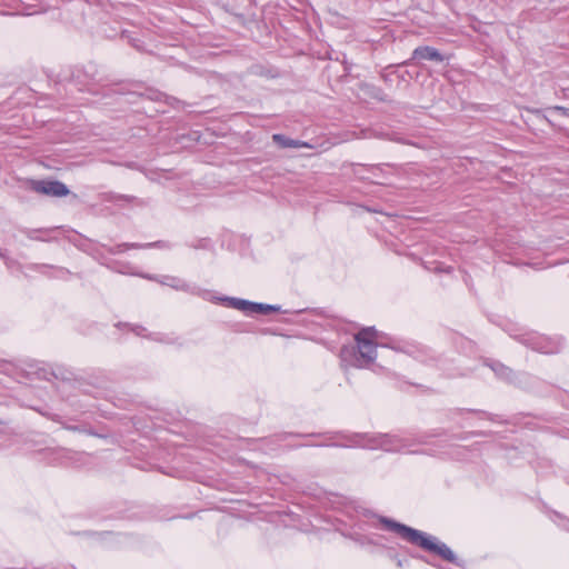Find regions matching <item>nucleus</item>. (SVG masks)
<instances>
[{"mask_svg":"<svg viewBox=\"0 0 569 569\" xmlns=\"http://www.w3.org/2000/svg\"><path fill=\"white\" fill-rule=\"evenodd\" d=\"M393 67H395L393 64L388 66V67L385 69V71L381 73V78H382V79H383V81H385V82H387V83H389V82H391V81H392V79H391L392 73L387 72V71H388L389 69L393 68Z\"/></svg>","mask_w":569,"mask_h":569,"instance_id":"12","label":"nucleus"},{"mask_svg":"<svg viewBox=\"0 0 569 569\" xmlns=\"http://www.w3.org/2000/svg\"><path fill=\"white\" fill-rule=\"evenodd\" d=\"M30 184L34 192L52 197H66L70 192L68 187L58 180H31Z\"/></svg>","mask_w":569,"mask_h":569,"instance_id":"2","label":"nucleus"},{"mask_svg":"<svg viewBox=\"0 0 569 569\" xmlns=\"http://www.w3.org/2000/svg\"><path fill=\"white\" fill-rule=\"evenodd\" d=\"M407 77H411L409 71H405L403 73L398 74L400 80H406Z\"/></svg>","mask_w":569,"mask_h":569,"instance_id":"14","label":"nucleus"},{"mask_svg":"<svg viewBox=\"0 0 569 569\" xmlns=\"http://www.w3.org/2000/svg\"><path fill=\"white\" fill-rule=\"evenodd\" d=\"M122 198L126 199L127 201H131L133 199V197H129V196H123Z\"/></svg>","mask_w":569,"mask_h":569,"instance_id":"15","label":"nucleus"},{"mask_svg":"<svg viewBox=\"0 0 569 569\" xmlns=\"http://www.w3.org/2000/svg\"><path fill=\"white\" fill-rule=\"evenodd\" d=\"M228 306L248 313L250 301L238 298H226Z\"/></svg>","mask_w":569,"mask_h":569,"instance_id":"10","label":"nucleus"},{"mask_svg":"<svg viewBox=\"0 0 569 569\" xmlns=\"http://www.w3.org/2000/svg\"><path fill=\"white\" fill-rule=\"evenodd\" d=\"M376 336H377V330L373 327H367V328L361 329L355 336V338L366 339V340H369V341H373Z\"/></svg>","mask_w":569,"mask_h":569,"instance_id":"11","label":"nucleus"},{"mask_svg":"<svg viewBox=\"0 0 569 569\" xmlns=\"http://www.w3.org/2000/svg\"><path fill=\"white\" fill-rule=\"evenodd\" d=\"M380 522L383 525L386 530L397 533L405 541L420 547L426 551L435 553L450 563L459 565L453 551L446 543L439 541L436 537L427 535L423 531L411 528L403 523L397 522L387 517H381Z\"/></svg>","mask_w":569,"mask_h":569,"instance_id":"1","label":"nucleus"},{"mask_svg":"<svg viewBox=\"0 0 569 569\" xmlns=\"http://www.w3.org/2000/svg\"><path fill=\"white\" fill-rule=\"evenodd\" d=\"M415 59L442 62L445 60V57L436 48L422 46L413 50L412 58L410 60H406L402 63L397 64V67L408 66L410 61Z\"/></svg>","mask_w":569,"mask_h":569,"instance_id":"3","label":"nucleus"},{"mask_svg":"<svg viewBox=\"0 0 569 569\" xmlns=\"http://www.w3.org/2000/svg\"><path fill=\"white\" fill-rule=\"evenodd\" d=\"M550 110L561 113L562 116L569 117V108L562 106L551 107Z\"/></svg>","mask_w":569,"mask_h":569,"instance_id":"13","label":"nucleus"},{"mask_svg":"<svg viewBox=\"0 0 569 569\" xmlns=\"http://www.w3.org/2000/svg\"><path fill=\"white\" fill-rule=\"evenodd\" d=\"M272 140L281 148H302L309 147L307 142H302L300 140H295L286 137L281 133H276L272 136Z\"/></svg>","mask_w":569,"mask_h":569,"instance_id":"5","label":"nucleus"},{"mask_svg":"<svg viewBox=\"0 0 569 569\" xmlns=\"http://www.w3.org/2000/svg\"><path fill=\"white\" fill-rule=\"evenodd\" d=\"M161 241L152 242V243H146V244H139V243H120L116 246V249L111 250L112 253H120L123 252L127 249H139V248H150V247H160Z\"/></svg>","mask_w":569,"mask_h":569,"instance_id":"8","label":"nucleus"},{"mask_svg":"<svg viewBox=\"0 0 569 569\" xmlns=\"http://www.w3.org/2000/svg\"><path fill=\"white\" fill-rule=\"evenodd\" d=\"M280 307L272 306V305H266V303H258V302H251L249 305L248 313H262L268 315L271 312L279 311Z\"/></svg>","mask_w":569,"mask_h":569,"instance_id":"6","label":"nucleus"},{"mask_svg":"<svg viewBox=\"0 0 569 569\" xmlns=\"http://www.w3.org/2000/svg\"><path fill=\"white\" fill-rule=\"evenodd\" d=\"M166 280L161 281L162 284L169 286L171 288H174L177 290H183L187 291L189 289V284L186 283L183 280L176 278V277H166Z\"/></svg>","mask_w":569,"mask_h":569,"instance_id":"9","label":"nucleus"},{"mask_svg":"<svg viewBox=\"0 0 569 569\" xmlns=\"http://www.w3.org/2000/svg\"><path fill=\"white\" fill-rule=\"evenodd\" d=\"M358 343V349L361 358L367 360L368 362L375 361L377 357V346L373 341H369L366 339L355 338Z\"/></svg>","mask_w":569,"mask_h":569,"instance_id":"4","label":"nucleus"},{"mask_svg":"<svg viewBox=\"0 0 569 569\" xmlns=\"http://www.w3.org/2000/svg\"><path fill=\"white\" fill-rule=\"evenodd\" d=\"M489 366L499 378L508 380V381H512V378L515 377V372L510 368H508L507 366H505L503 363H500V362H493Z\"/></svg>","mask_w":569,"mask_h":569,"instance_id":"7","label":"nucleus"}]
</instances>
